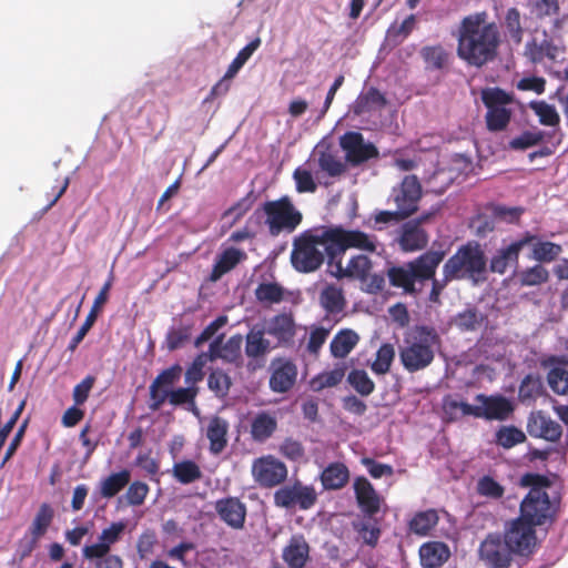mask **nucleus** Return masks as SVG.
Wrapping results in <instances>:
<instances>
[{
    "instance_id": "nucleus-1",
    "label": "nucleus",
    "mask_w": 568,
    "mask_h": 568,
    "mask_svg": "<svg viewBox=\"0 0 568 568\" xmlns=\"http://www.w3.org/2000/svg\"><path fill=\"white\" fill-rule=\"evenodd\" d=\"M457 55L468 67L480 69L495 61L501 42L495 22H488V13L479 11L464 17L458 26Z\"/></svg>"
},
{
    "instance_id": "nucleus-2",
    "label": "nucleus",
    "mask_w": 568,
    "mask_h": 568,
    "mask_svg": "<svg viewBox=\"0 0 568 568\" xmlns=\"http://www.w3.org/2000/svg\"><path fill=\"white\" fill-rule=\"evenodd\" d=\"M316 144L311 153L310 164L329 176L339 175L345 162L359 164L377 155L375 144Z\"/></svg>"
},
{
    "instance_id": "nucleus-3",
    "label": "nucleus",
    "mask_w": 568,
    "mask_h": 568,
    "mask_svg": "<svg viewBox=\"0 0 568 568\" xmlns=\"http://www.w3.org/2000/svg\"><path fill=\"white\" fill-rule=\"evenodd\" d=\"M327 229L306 231L295 237L291 253L293 267L302 273L316 271L324 262L325 253L335 258Z\"/></svg>"
},
{
    "instance_id": "nucleus-4",
    "label": "nucleus",
    "mask_w": 568,
    "mask_h": 568,
    "mask_svg": "<svg viewBox=\"0 0 568 568\" xmlns=\"http://www.w3.org/2000/svg\"><path fill=\"white\" fill-rule=\"evenodd\" d=\"M438 346V336L425 327L410 331L399 346V359L404 368L415 373L428 367Z\"/></svg>"
},
{
    "instance_id": "nucleus-5",
    "label": "nucleus",
    "mask_w": 568,
    "mask_h": 568,
    "mask_svg": "<svg viewBox=\"0 0 568 568\" xmlns=\"http://www.w3.org/2000/svg\"><path fill=\"white\" fill-rule=\"evenodd\" d=\"M546 478L539 475L527 474L521 478L524 486H531L527 496L520 504V516L532 526H540L554 520L556 503L551 501L544 488Z\"/></svg>"
},
{
    "instance_id": "nucleus-6",
    "label": "nucleus",
    "mask_w": 568,
    "mask_h": 568,
    "mask_svg": "<svg viewBox=\"0 0 568 568\" xmlns=\"http://www.w3.org/2000/svg\"><path fill=\"white\" fill-rule=\"evenodd\" d=\"M443 257L444 254L440 252H427L412 263L392 267L388 271L389 282L405 292H415L416 283L433 278Z\"/></svg>"
},
{
    "instance_id": "nucleus-7",
    "label": "nucleus",
    "mask_w": 568,
    "mask_h": 568,
    "mask_svg": "<svg viewBox=\"0 0 568 568\" xmlns=\"http://www.w3.org/2000/svg\"><path fill=\"white\" fill-rule=\"evenodd\" d=\"M485 271L486 258L477 243L462 246L444 265L446 282L466 277L478 282L484 278Z\"/></svg>"
},
{
    "instance_id": "nucleus-8",
    "label": "nucleus",
    "mask_w": 568,
    "mask_h": 568,
    "mask_svg": "<svg viewBox=\"0 0 568 568\" xmlns=\"http://www.w3.org/2000/svg\"><path fill=\"white\" fill-rule=\"evenodd\" d=\"M124 529V523H112L101 531L97 541L82 548L83 558L95 561L94 568H123L122 559L116 555H110V549L120 540Z\"/></svg>"
},
{
    "instance_id": "nucleus-9",
    "label": "nucleus",
    "mask_w": 568,
    "mask_h": 568,
    "mask_svg": "<svg viewBox=\"0 0 568 568\" xmlns=\"http://www.w3.org/2000/svg\"><path fill=\"white\" fill-rule=\"evenodd\" d=\"M264 224L272 236L292 233L302 222V213L287 196L263 205Z\"/></svg>"
},
{
    "instance_id": "nucleus-10",
    "label": "nucleus",
    "mask_w": 568,
    "mask_h": 568,
    "mask_svg": "<svg viewBox=\"0 0 568 568\" xmlns=\"http://www.w3.org/2000/svg\"><path fill=\"white\" fill-rule=\"evenodd\" d=\"M326 234L331 240L335 256L337 253H344L348 248H356L378 255L384 252V245L375 235L367 234L361 230L329 227Z\"/></svg>"
},
{
    "instance_id": "nucleus-11",
    "label": "nucleus",
    "mask_w": 568,
    "mask_h": 568,
    "mask_svg": "<svg viewBox=\"0 0 568 568\" xmlns=\"http://www.w3.org/2000/svg\"><path fill=\"white\" fill-rule=\"evenodd\" d=\"M534 527L520 518L514 519L506 527L505 537L514 555L527 557L536 550L537 536Z\"/></svg>"
},
{
    "instance_id": "nucleus-12",
    "label": "nucleus",
    "mask_w": 568,
    "mask_h": 568,
    "mask_svg": "<svg viewBox=\"0 0 568 568\" xmlns=\"http://www.w3.org/2000/svg\"><path fill=\"white\" fill-rule=\"evenodd\" d=\"M252 477L262 487H274L283 483L287 477V467L280 459L266 455L253 460Z\"/></svg>"
},
{
    "instance_id": "nucleus-13",
    "label": "nucleus",
    "mask_w": 568,
    "mask_h": 568,
    "mask_svg": "<svg viewBox=\"0 0 568 568\" xmlns=\"http://www.w3.org/2000/svg\"><path fill=\"white\" fill-rule=\"evenodd\" d=\"M315 501V489L301 483L283 486L274 493V504L285 509H310Z\"/></svg>"
},
{
    "instance_id": "nucleus-14",
    "label": "nucleus",
    "mask_w": 568,
    "mask_h": 568,
    "mask_svg": "<svg viewBox=\"0 0 568 568\" xmlns=\"http://www.w3.org/2000/svg\"><path fill=\"white\" fill-rule=\"evenodd\" d=\"M513 555L505 536L501 539L498 535H488L479 547L480 559L491 568H507Z\"/></svg>"
},
{
    "instance_id": "nucleus-15",
    "label": "nucleus",
    "mask_w": 568,
    "mask_h": 568,
    "mask_svg": "<svg viewBox=\"0 0 568 568\" xmlns=\"http://www.w3.org/2000/svg\"><path fill=\"white\" fill-rule=\"evenodd\" d=\"M329 273L336 278H353L365 282L372 271V261L366 255H354L349 258L346 266L341 261L328 263Z\"/></svg>"
},
{
    "instance_id": "nucleus-16",
    "label": "nucleus",
    "mask_w": 568,
    "mask_h": 568,
    "mask_svg": "<svg viewBox=\"0 0 568 568\" xmlns=\"http://www.w3.org/2000/svg\"><path fill=\"white\" fill-rule=\"evenodd\" d=\"M527 430L530 436L551 443H557L562 435L561 426L541 410L530 414Z\"/></svg>"
},
{
    "instance_id": "nucleus-17",
    "label": "nucleus",
    "mask_w": 568,
    "mask_h": 568,
    "mask_svg": "<svg viewBox=\"0 0 568 568\" xmlns=\"http://www.w3.org/2000/svg\"><path fill=\"white\" fill-rule=\"evenodd\" d=\"M270 387L275 393L290 390L297 377V367L285 358H275L271 362Z\"/></svg>"
},
{
    "instance_id": "nucleus-18",
    "label": "nucleus",
    "mask_w": 568,
    "mask_h": 568,
    "mask_svg": "<svg viewBox=\"0 0 568 568\" xmlns=\"http://www.w3.org/2000/svg\"><path fill=\"white\" fill-rule=\"evenodd\" d=\"M422 189L415 175H408L403 180L402 186L394 195L395 203L402 217H407L417 210V202L420 199Z\"/></svg>"
},
{
    "instance_id": "nucleus-19",
    "label": "nucleus",
    "mask_w": 568,
    "mask_h": 568,
    "mask_svg": "<svg viewBox=\"0 0 568 568\" xmlns=\"http://www.w3.org/2000/svg\"><path fill=\"white\" fill-rule=\"evenodd\" d=\"M475 399L480 406L479 418L505 420L514 410L513 403L500 395L486 396L478 394Z\"/></svg>"
},
{
    "instance_id": "nucleus-20",
    "label": "nucleus",
    "mask_w": 568,
    "mask_h": 568,
    "mask_svg": "<svg viewBox=\"0 0 568 568\" xmlns=\"http://www.w3.org/2000/svg\"><path fill=\"white\" fill-rule=\"evenodd\" d=\"M182 368L179 365H173L163 371L151 384L150 395L152 409H159L168 399L171 386L174 385L181 377Z\"/></svg>"
},
{
    "instance_id": "nucleus-21",
    "label": "nucleus",
    "mask_w": 568,
    "mask_h": 568,
    "mask_svg": "<svg viewBox=\"0 0 568 568\" xmlns=\"http://www.w3.org/2000/svg\"><path fill=\"white\" fill-rule=\"evenodd\" d=\"M219 518L233 529H241L246 518V506L236 497H226L215 503Z\"/></svg>"
},
{
    "instance_id": "nucleus-22",
    "label": "nucleus",
    "mask_w": 568,
    "mask_h": 568,
    "mask_svg": "<svg viewBox=\"0 0 568 568\" xmlns=\"http://www.w3.org/2000/svg\"><path fill=\"white\" fill-rule=\"evenodd\" d=\"M531 240L530 236H523L508 246L498 250L490 261V270L495 273L504 274L510 264L518 262L521 248L528 245V242Z\"/></svg>"
},
{
    "instance_id": "nucleus-23",
    "label": "nucleus",
    "mask_w": 568,
    "mask_h": 568,
    "mask_svg": "<svg viewBox=\"0 0 568 568\" xmlns=\"http://www.w3.org/2000/svg\"><path fill=\"white\" fill-rule=\"evenodd\" d=\"M112 286V280L109 278L106 283L102 286L100 293L95 297L92 308L90 313L88 314L84 323L79 328L78 333L73 336V338L70 342L69 349L74 351L77 346L82 342L87 333L90 331V328L93 326L94 322L97 321L98 314L104 303L108 301L109 291Z\"/></svg>"
},
{
    "instance_id": "nucleus-24",
    "label": "nucleus",
    "mask_w": 568,
    "mask_h": 568,
    "mask_svg": "<svg viewBox=\"0 0 568 568\" xmlns=\"http://www.w3.org/2000/svg\"><path fill=\"white\" fill-rule=\"evenodd\" d=\"M354 490L357 503L364 513L374 515L379 510L382 498L366 478H356L354 481Z\"/></svg>"
},
{
    "instance_id": "nucleus-25",
    "label": "nucleus",
    "mask_w": 568,
    "mask_h": 568,
    "mask_svg": "<svg viewBox=\"0 0 568 568\" xmlns=\"http://www.w3.org/2000/svg\"><path fill=\"white\" fill-rule=\"evenodd\" d=\"M246 258V253L240 248L227 247L215 257L211 280L217 281Z\"/></svg>"
},
{
    "instance_id": "nucleus-26",
    "label": "nucleus",
    "mask_w": 568,
    "mask_h": 568,
    "mask_svg": "<svg viewBox=\"0 0 568 568\" xmlns=\"http://www.w3.org/2000/svg\"><path fill=\"white\" fill-rule=\"evenodd\" d=\"M450 550L444 542L430 541L424 544L419 549V557L423 567L439 568L449 558Z\"/></svg>"
},
{
    "instance_id": "nucleus-27",
    "label": "nucleus",
    "mask_w": 568,
    "mask_h": 568,
    "mask_svg": "<svg viewBox=\"0 0 568 568\" xmlns=\"http://www.w3.org/2000/svg\"><path fill=\"white\" fill-rule=\"evenodd\" d=\"M227 430L229 423L225 419L217 416L209 419L205 434L210 440V452L212 454H220L225 448Z\"/></svg>"
},
{
    "instance_id": "nucleus-28",
    "label": "nucleus",
    "mask_w": 568,
    "mask_h": 568,
    "mask_svg": "<svg viewBox=\"0 0 568 568\" xmlns=\"http://www.w3.org/2000/svg\"><path fill=\"white\" fill-rule=\"evenodd\" d=\"M398 242L403 251L414 252L424 248L428 243V237L417 223L407 222L402 227Z\"/></svg>"
},
{
    "instance_id": "nucleus-29",
    "label": "nucleus",
    "mask_w": 568,
    "mask_h": 568,
    "mask_svg": "<svg viewBox=\"0 0 568 568\" xmlns=\"http://www.w3.org/2000/svg\"><path fill=\"white\" fill-rule=\"evenodd\" d=\"M523 236H530L532 239L528 242V245L531 246V254L529 256L530 260L540 263H550L555 261L562 252V248L559 244L549 241H542L531 233H526Z\"/></svg>"
},
{
    "instance_id": "nucleus-30",
    "label": "nucleus",
    "mask_w": 568,
    "mask_h": 568,
    "mask_svg": "<svg viewBox=\"0 0 568 568\" xmlns=\"http://www.w3.org/2000/svg\"><path fill=\"white\" fill-rule=\"evenodd\" d=\"M265 332L274 336L278 343H287L295 334L294 321L287 314L276 315L267 322Z\"/></svg>"
},
{
    "instance_id": "nucleus-31",
    "label": "nucleus",
    "mask_w": 568,
    "mask_h": 568,
    "mask_svg": "<svg viewBox=\"0 0 568 568\" xmlns=\"http://www.w3.org/2000/svg\"><path fill=\"white\" fill-rule=\"evenodd\" d=\"M241 335L232 336L225 343H222V341L217 338L210 345V357L222 358L226 362H234L241 354Z\"/></svg>"
},
{
    "instance_id": "nucleus-32",
    "label": "nucleus",
    "mask_w": 568,
    "mask_h": 568,
    "mask_svg": "<svg viewBox=\"0 0 568 568\" xmlns=\"http://www.w3.org/2000/svg\"><path fill=\"white\" fill-rule=\"evenodd\" d=\"M387 101L376 88H369L361 93L353 104V112L357 115L369 113L372 111L382 110Z\"/></svg>"
},
{
    "instance_id": "nucleus-33",
    "label": "nucleus",
    "mask_w": 568,
    "mask_h": 568,
    "mask_svg": "<svg viewBox=\"0 0 568 568\" xmlns=\"http://www.w3.org/2000/svg\"><path fill=\"white\" fill-rule=\"evenodd\" d=\"M359 342L358 334L353 329H341L332 339L329 349L335 358H345Z\"/></svg>"
},
{
    "instance_id": "nucleus-34",
    "label": "nucleus",
    "mask_w": 568,
    "mask_h": 568,
    "mask_svg": "<svg viewBox=\"0 0 568 568\" xmlns=\"http://www.w3.org/2000/svg\"><path fill=\"white\" fill-rule=\"evenodd\" d=\"M349 471L343 463H332L322 473L321 480L326 489H339L346 485Z\"/></svg>"
},
{
    "instance_id": "nucleus-35",
    "label": "nucleus",
    "mask_w": 568,
    "mask_h": 568,
    "mask_svg": "<svg viewBox=\"0 0 568 568\" xmlns=\"http://www.w3.org/2000/svg\"><path fill=\"white\" fill-rule=\"evenodd\" d=\"M296 190L300 193H313L316 191V180H320L318 171L310 164L307 160L302 166H298L293 174Z\"/></svg>"
},
{
    "instance_id": "nucleus-36",
    "label": "nucleus",
    "mask_w": 568,
    "mask_h": 568,
    "mask_svg": "<svg viewBox=\"0 0 568 568\" xmlns=\"http://www.w3.org/2000/svg\"><path fill=\"white\" fill-rule=\"evenodd\" d=\"M131 479V473L123 469L119 473H113L99 483V491L103 498H112L120 493Z\"/></svg>"
},
{
    "instance_id": "nucleus-37",
    "label": "nucleus",
    "mask_w": 568,
    "mask_h": 568,
    "mask_svg": "<svg viewBox=\"0 0 568 568\" xmlns=\"http://www.w3.org/2000/svg\"><path fill=\"white\" fill-rule=\"evenodd\" d=\"M419 53L426 69L443 70L449 63L450 54L442 44L425 45Z\"/></svg>"
},
{
    "instance_id": "nucleus-38",
    "label": "nucleus",
    "mask_w": 568,
    "mask_h": 568,
    "mask_svg": "<svg viewBox=\"0 0 568 568\" xmlns=\"http://www.w3.org/2000/svg\"><path fill=\"white\" fill-rule=\"evenodd\" d=\"M277 426L276 418L268 413H260L252 419L251 435L256 442H264L270 438Z\"/></svg>"
},
{
    "instance_id": "nucleus-39",
    "label": "nucleus",
    "mask_w": 568,
    "mask_h": 568,
    "mask_svg": "<svg viewBox=\"0 0 568 568\" xmlns=\"http://www.w3.org/2000/svg\"><path fill=\"white\" fill-rule=\"evenodd\" d=\"M345 366L336 365L333 369L324 371L310 381V388L313 392H321L325 388L337 386L345 376Z\"/></svg>"
},
{
    "instance_id": "nucleus-40",
    "label": "nucleus",
    "mask_w": 568,
    "mask_h": 568,
    "mask_svg": "<svg viewBox=\"0 0 568 568\" xmlns=\"http://www.w3.org/2000/svg\"><path fill=\"white\" fill-rule=\"evenodd\" d=\"M172 475L179 483L187 485L199 480L202 477V470L195 462L184 459L174 463Z\"/></svg>"
},
{
    "instance_id": "nucleus-41",
    "label": "nucleus",
    "mask_w": 568,
    "mask_h": 568,
    "mask_svg": "<svg viewBox=\"0 0 568 568\" xmlns=\"http://www.w3.org/2000/svg\"><path fill=\"white\" fill-rule=\"evenodd\" d=\"M54 511L49 504H42L30 527L33 542H37L50 527Z\"/></svg>"
},
{
    "instance_id": "nucleus-42",
    "label": "nucleus",
    "mask_w": 568,
    "mask_h": 568,
    "mask_svg": "<svg viewBox=\"0 0 568 568\" xmlns=\"http://www.w3.org/2000/svg\"><path fill=\"white\" fill-rule=\"evenodd\" d=\"M320 301L329 313H338L345 306L343 291L336 285H326L321 292Z\"/></svg>"
},
{
    "instance_id": "nucleus-43",
    "label": "nucleus",
    "mask_w": 568,
    "mask_h": 568,
    "mask_svg": "<svg viewBox=\"0 0 568 568\" xmlns=\"http://www.w3.org/2000/svg\"><path fill=\"white\" fill-rule=\"evenodd\" d=\"M394 358V345L385 343L377 349L375 359L371 363L369 367L376 375H385L389 372Z\"/></svg>"
},
{
    "instance_id": "nucleus-44",
    "label": "nucleus",
    "mask_w": 568,
    "mask_h": 568,
    "mask_svg": "<svg viewBox=\"0 0 568 568\" xmlns=\"http://www.w3.org/2000/svg\"><path fill=\"white\" fill-rule=\"evenodd\" d=\"M261 45V39L255 38L250 43H247L244 48H242L233 61L230 63L226 72V79H233L237 72L242 69V67L247 62V60L252 57V54L258 49Z\"/></svg>"
},
{
    "instance_id": "nucleus-45",
    "label": "nucleus",
    "mask_w": 568,
    "mask_h": 568,
    "mask_svg": "<svg viewBox=\"0 0 568 568\" xmlns=\"http://www.w3.org/2000/svg\"><path fill=\"white\" fill-rule=\"evenodd\" d=\"M484 315L474 308H468L456 315L454 324L463 332L478 331L484 324Z\"/></svg>"
},
{
    "instance_id": "nucleus-46",
    "label": "nucleus",
    "mask_w": 568,
    "mask_h": 568,
    "mask_svg": "<svg viewBox=\"0 0 568 568\" xmlns=\"http://www.w3.org/2000/svg\"><path fill=\"white\" fill-rule=\"evenodd\" d=\"M549 278L548 271L540 264L527 267L517 274L521 286H537L546 283Z\"/></svg>"
},
{
    "instance_id": "nucleus-47",
    "label": "nucleus",
    "mask_w": 568,
    "mask_h": 568,
    "mask_svg": "<svg viewBox=\"0 0 568 568\" xmlns=\"http://www.w3.org/2000/svg\"><path fill=\"white\" fill-rule=\"evenodd\" d=\"M481 101L487 109L506 108L513 102V97L500 88H487L481 91Z\"/></svg>"
},
{
    "instance_id": "nucleus-48",
    "label": "nucleus",
    "mask_w": 568,
    "mask_h": 568,
    "mask_svg": "<svg viewBox=\"0 0 568 568\" xmlns=\"http://www.w3.org/2000/svg\"><path fill=\"white\" fill-rule=\"evenodd\" d=\"M438 523V516L435 510H427L417 514L409 524V528L413 532L425 536L427 535Z\"/></svg>"
},
{
    "instance_id": "nucleus-49",
    "label": "nucleus",
    "mask_w": 568,
    "mask_h": 568,
    "mask_svg": "<svg viewBox=\"0 0 568 568\" xmlns=\"http://www.w3.org/2000/svg\"><path fill=\"white\" fill-rule=\"evenodd\" d=\"M526 52L529 59L532 62L537 63L541 62L546 57L549 58L550 60H555L557 55V48L549 40H544L540 44H537L535 41H532L527 43Z\"/></svg>"
},
{
    "instance_id": "nucleus-50",
    "label": "nucleus",
    "mask_w": 568,
    "mask_h": 568,
    "mask_svg": "<svg viewBox=\"0 0 568 568\" xmlns=\"http://www.w3.org/2000/svg\"><path fill=\"white\" fill-rule=\"evenodd\" d=\"M547 383L557 395L568 394V369L562 366H554L547 374Z\"/></svg>"
},
{
    "instance_id": "nucleus-51",
    "label": "nucleus",
    "mask_w": 568,
    "mask_h": 568,
    "mask_svg": "<svg viewBox=\"0 0 568 568\" xmlns=\"http://www.w3.org/2000/svg\"><path fill=\"white\" fill-rule=\"evenodd\" d=\"M270 349V342L262 331H251L246 336L245 352L250 357L264 355Z\"/></svg>"
},
{
    "instance_id": "nucleus-52",
    "label": "nucleus",
    "mask_w": 568,
    "mask_h": 568,
    "mask_svg": "<svg viewBox=\"0 0 568 568\" xmlns=\"http://www.w3.org/2000/svg\"><path fill=\"white\" fill-rule=\"evenodd\" d=\"M526 440V435L523 430L515 426H503L496 433V442L504 448H511Z\"/></svg>"
},
{
    "instance_id": "nucleus-53",
    "label": "nucleus",
    "mask_w": 568,
    "mask_h": 568,
    "mask_svg": "<svg viewBox=\"0 0 568 568\" xmlns=\"http://www.w3.org/2000/svg\"><path fill=\"white\" fill-rule=\"evenodd\" d=\"M511 112L507 108L487 109L486 123L490 131L504 130L510 121Z\"/></svg>"
},
{
    "instance_id": "nucleus-54",
    "label": "nucleus",
    "mask_w": 568,
    "mask_h": 568,
    "mask_svg": "<svg viewBox=\"0 0 568 568\" xmlns=\"http://www.w3.org/2000/svg\"><path fill=\"white\" fill-rule=\"evenodd\" d=\"M348 383L354 389L363 396H367L373 393L375 385L369 378L368 374L363 369L352 371L347 377Z\"/></svg>"
},
{
    "instance_id": "nucleus-55",
    "label": "nucleus",
    "mask_w": 568,
    "mask_h": 568,
    "mask_svg": "<svg viewBox=\"0 0 568 568\" xmlns=\"http://www.w3.org/2000/svg\"><path fill=\"white\" fill-rule=\"evenodd\" d=\"M255 295L262 303H278L283 298V288L276 283H262L257 286Z\"/></svg>"
},
{
    "instance_id": "nucleus-56",
    "label": "nucleus",
    "mask_w": 568,
    "mask_h": 568,
    "mask_svg": "<svg viewBox=\"0 0 568 568\" xmlns=\"http://www.w3.org/2000/svg\"><path fill=\"white\" fill-rule=\"evenodd\" d=\"M505 27L510 38L519 43L523 39L524 30L520 22V12L517 8H510L505 16Z\"/></svg>"
},
{
    "instance_id": "nucleus-57",
    "label": "nucleus",
    "mask_w": 568,
    "mask_h": 568,
    "mask_svg": "<svg viewBox=\"0 0 568 568\" xmlns=\"http://www.w3.org/2000/svg\"><path fill=\"white\" fill-rule=\"evenodd\" d=\"M542 385L538 377L527 375L520 383L519 397L521 400L535 399L541 394Z\"/></svg>"
},
{
    "instance_id": "nucleus-58",
    "label": "nucleus",
    "mask_w": 568,
    "mask_h": 568,
    "mask_svg": "<svg viewBox=\"0 0 568 568\" xmlns=\"http://www.w3.org/2000/svg\"><path fill=\"white\" fill-rule=\"evenodd\" d=\"M207 384L212 392H214L217 396L223 397L230 389L231 379L222 371H214L210 374Z\"/></svg>"
},
{
    "instance_id": "nucleus-59",
    "label": "nucleus",
    "mask_w": 568,
    "mask_h": 568,
    "mask_svg": "<svg viewBox=\"0 0 568 568\" xmlns=\"http://www.w3.org/2000/svg\"><path fill=\"white\" fill-rule=\"evenodd\" d=\"M531 108L542 124L552 126L559 123V115L552 105L541 101L532 103Z\"/></svg>"
},
{
    "instance_id": "nucleus-60",
    "label": "nucleus",
    "mask_w": 568,
    "mask_h": 568,
    "mask_svg": "<svg viewBox=\"0 0 568 568\" xmlns=\"http://www.w3.org/2000/svg\"><path fill=\"white\" fill-rule=\"evenodd\" d=\"M149 487L142 481L132 483L125 494L126 501L132 506L142 505L148 496Z\"/></svg>"
},
{
    "instance_id": "nucleus-61",
    "label": "nucleus",
    "mask_w": 568,
    "mask_h": 568,
    "mask_svg": "<svg viewBox=\"0 0 568 568\" xmlns=\"http://www.w3.org/2000/svg\"><path fill=\"white\" fill-rule=\"evenodd\" d=\"M251 204L248 199H241L224 212L223 220L233 225L251 209Z\"/></svg>"
},
{
    "instance_id": "nucleus-62",
    "label": "nucleus",
    "mask_w": 568,
    "mask_h": 568,
    "mask_svg": "<svg viewBox=\"0 0 568 568\" xmlns=\"http://www.w3.org/2000/svg\"><path fill=\"white\" fill-rule=\"evenodd\" d=\"M195 396L196 388L187 385V387L170 390L168 399L173 405H180L185 403H193Z\"/></svg>"
},
{
    "instance_id": "nucleus-63",
    "label": "nucleus",
    "mask_w": 568,
    "mask_h": 568,
    "mask_svg": "<svg viewBox=\"0 0 568 568\" xmlns=\"http://www.w3.org/2000/svg\"><path fill=\"white\" fill-rule=\"evenodd\" d=\"M478 493L483 496L499 498L504 494V488L493 478L484 477L478 481Z\"/></svg>"
},
{
    "instance_id": "nucleus-64",
    "label": "nucleus",
    "mask_w": 568,
    "mask_h": 568,
    "mask_svg": "<svg viewBox=\"0 0 568 568\" xmlns=\"http://www.w3.org/2000/svg\"><path fill=\"white\" fill-rule=\"evenodd\" d=\"M361 538L371 546L376 545L379 538V529L372 523H358L355 525Z\"/></svg>"
}]
</instances>
